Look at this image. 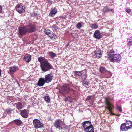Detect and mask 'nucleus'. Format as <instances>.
<instances>
[{"label":"nucleus","mask_w":132,"mask_h":132,"mask_svg":"<svg viewBox=\"0 0 132 132\" xmlns=\"http://www.w3.org/2000/svg\"><path fill=\"white\" fill-rule=\"evenodd\" d=\"M111 114H112V115H113V113H112V112L111 113Z\"/></svg>","instance_id":"nucleus-41"},{"label":"nucleus","mask_w":132,"mask_h":132,"mask_svg":"<svg viewBox=\"0 0 132 132\" xmlns=\"http://www.w3.org/2000/svg\"><path fill=\"white\" fill-rule=\"evenodd\" d=\"M25 26L27 32L29 33L34 32L36 30V28L34 24H31Z\"/></svg>","instance_id":"nucleus-6"},{"label":"nucleus","mask_w":132,"mask_h":132,"mask_svg":"<svg viewBox=\"0 0 132 132\" xmlns=\"http://www.w3.org/2000/svg\"><path fill=\"white\" fill-rule=\"evenodd\" d=\"M70 90L69 88L67 86H63L60 88V92L63 94L68 93Z\"/></svg>","instance_id":"nucleus-9"},{"label":"nucleus","mask_w":132,"mask_h":132,"mask_svg":"<svg viewBox=\"0 0 132 132\" xmlns=\"http://www.w3.org/2000/svg\"><path fill=\"white\" fill-rule=\"evenodd\" d=\"M100 72L102 73H107L109 74L110 76H111V74L110 72L109 71H107L104 67H101L100 69Z\"/></svg>","instance_id":"nucleus-15"},{"label":"nucleus","mask_w":132,"mask_h":132,"mask_svg":"<svg viewBox=\"0 0 132 132\" xmlns=\"http://www.w3.org/2000/svg\"><path fill=\"white\" fill-rule=\"evenodd\" d=\"M64 18L63 17H62V18Z\"/></svg>","instance_id":"nucleus-42"},{"label":"nucleus","mask_w":132,"mask_h":132,"mask_svg":"<svg viewBox=\"0 0 132 132\" xmlns=\"http://www.w3.org/2000/svg\"><path fill=\"white\" fill-rule=\"evenodd\" d=\"M67 99H68V101H71L72 98L70 96H68L67 97Z\"/></svg>","instance_id":"nucleus-36"},{"label":"nucleus","mask_w":132,"mask_h":132,"mask_svg":"<svg viewBox=\"0 0 132 132\" xmlns=\"http://www.w3.org/2000/svg\"><path fill=\"white\" fill-rule=\"evenodd\" d=\"M2 11V7L1 5H0V13H1Z\"/></svg>","instance_id":"nucleus-38"},{"label":"nucleus","mask_w":132,"mask_h":132,"mask_svg":"<svg viewBox=\"0 0 132 132\" xmlns=\"http://www.w3.org/2000/svg\"><path fill=\"white\" fill-rule=\"evenodd\" d=\"M45 100L47 102L49 103L50 102V97L48 96H45L44 97Z\"/></svg>","instance_id":"nucleus-29"},{"label":"nucleus","mask_w":132,"mask_h":132,"mask_svg":"<svg viewBox=\"0 0 132 132\" xmlns=\"http://www.w3.org/2000/svg\"><path fill=\"white\" fill-rule=\"evenodd\" d=\"M85 132H94V129L93 127L91 128L87 129L84 130Z\"/></svg>","instance_id":"nucleus-28"},{"label":"nucleus","mask_w":132,"mask_h":132,"mask_svg":"<svg viewBox=\"0 0 132 132\" xmlns=\"http://www.w3.org/2000/svg\"><path fill=\"white\" fill-rule=\"evenodd\" d=\"M89 83L88 82L86 81H84L83 82L82 85L85 87L86 85H88Z\"/></svg>","instance_id":"nucleus-33"},{"label":"nucleus","mask_w":132,"mask_h":132,"mask_svg":"<svg viewBox=\"0 0 132 132\" xmlns=\"http://www.w3.org/2000/svg\"><path fill=\"white\" fill-rule=\"evenodd\" d=\"M45 82H46L45 79L41 78H40L38 82L37 85L39 87L43 86L45 84Z\"/></svg>","instance_id":"nucleus-13"},{"label":"nucleus","mask_w":132,"mask_h":132,"mask_svg":"<svg viewBox=\"0 0 132 132\" xmlns=\"http://www.w3.org/2000/svg\"><path fill=\"white\" fill-rule=\"evenodd\" d=\"M65 101H68V99H67V97L65 98Z\"/></svg>","instance_id":"nucleus-40"},{"label":"nucleus","mask_w":132,"mask_h":132,"mask_svg":"<svg viewBox=\"0 0 132 132\" xmlns=\"http://www.w3.org/2000/svg\"><path fill=\"white\" fill-rule=\"evenodd\" d=\"M98 26L97 24L95 23L92 24L90 26V27L92 29H96L98 27Z\"/></svg>","instance_id":"nucleus-30"},{"label":"nucleus","mask_w":132,"mask_h":132,"mask_svg":"<svg viewBox=\"0 0 132 132\" xmlns=\"http://www.w3.org/2000/svg\"><path fill=\"white\" fill-rule=\"evenodd\" d=\"M16 11L20 14L24 12L25 10L24 6L21 4H19L17 5L15 7Z\"/></svg>","instance_id":"nucleus-8"},{"label":"nucleus","mask_w":132,"mask_h":132,"mask_svg":"<svg viewBox=\"0 0 132 132\" xmlns=\"http://www.w3.org/2000/svg\"><path fill=\"white\" fill-rule=\"evenodd\" d=\"M33 125L35 128H42L43 127V124L38 119H34L33 120Z\"/></svg>","instance_id":"nucleus-4"},{"label":"nucleus","mask_w":132,"mask_h":132,"mask_svg":"<svg viewBox=\"0 0 132 132\" xmlns=\"http://www.w3.org/2000/svg\"><path fill=\"white\" fill-rule=\"evenodd\" d=\"M129 45H131L132 44V42L130 41L128 43Z\"/></svg>","instance_id":"nucleus-39"},{"label":"nucleus","mask_w":132,"mask_h":132,"mask_svg":"<svg viewBox=\"0 0 132 132\" xmlns=\"http://www.w3.org/2000/svg\"><path fill=\"white\" fill-rule=\"evenodd\" d=\"M52 28L53 30H56L57 29V27L55 24L53 25L52 27Z\"/></svg>","instance_id":"nucleus-32"},{"label":"nucleus","mask_w":132,"mask_h":132,"mask_svg":"<svg viewBox=\"0 0 132 132\" xmlns=\"http://www.w3.org/2000/svg\"><path fill=\"white\" fill-rule=\"evenodd\" d=\"M126 12L128 13H129L131 11V10L130 9H127L126 10Z\"/></svg>","instance_id":"nucleus-37"},{"label":"nucleus","mask_w":132,"mask_h":132,"mask_svg":"<svg viewBox=\"0 0 132 132\" xmlns=\"http://www.w3.org/2000/svg\"><path fill=\"white\" fill-rule=\"evenodd\" d=\"M14 106H16L18 110H21L23 108V105L22 103L18 102L14 104Z\"/></svg>","instance_id":"nucleus-23"},{"label":"nucleus","mask_w":132,"mask_h":132,"mask_svg":"<svg viewBox=\"0 0 132 132\" xmlns=\"http://www.w3.org/2000/svg\"><path fill=\"white\" fill-rule=\"evenodd\" d=\"M114 51H110L108 53V59L111 62H119L121 59V57L118 54H114Z\"/></svg>","instance_id":"nucleus-2"},{"label":"nucleus","mask_w":132,"mask_h":132,"mask_svg":"<svg viewBox=\"0 0 132 132\" xmlns=\"http://www.w3.org/2000/svg\"><path fill=\"white\" fill-rule=\"evenodd\" d=\"M82 125L84 128V130L91 128L93 127L91 122L89 121H84L82 123Z\"/></svg>","instance_id":"nucleus-7"},{"label":"nucleus","mask_w":132,"mask_h":132,"mask_svg":"<svg viewBox=\"0 0 132 132\" xmlns=\"http://www.w3.org/2000/svg\"><path fill=\"white\" fill-rule=\"evenodd\" d=\"M45 31L46 34L50 37L51 38H53L54 34L52 31L49 30H45Z\"/></svg>","instance_id":"nucleus-17"},{"label":"nucleus","mask_w":132,"mask_h":132,"mask_svg":"<svg viewBox=\"0 0 132 132\" xmlns=\"http://www.w3.org/2000/svg\"><path fill=\"white\" fill-rule=\"evenodd\" d=\"M38 60L40 63V66L43 71L46 72L53 68L52 66L49 63L47 60L44 57H39Z\"/></svg>","instance_id":"nucleus-1"},{"label":"nucleus","mask_w":132,"mask_h":132,"mask_svg":"<svg viewBox=\"0 0 132 132\" xmlns=\"http://www.w3.org/2000/svg\"><path fill=\"white\" fill-rule=\"evenodd\" d=\"M53 125L55 127L59 129H65L67 128L64 122L60 119L56 120Z\"/></svg>","instance_id":"nucleus-3"},{"label":"nucleus","mask_w":132,"mask_h":132,"mask_svg":"<svg viewBox=\"0 0 132 132\" xmlns=\"http://www.w3.org/2000/svg\"><path fill=\"white\" fill-rule=\"evenodd\" d=\"M18 67L16 66H13L10 68V71L12 73H13L18 69Z\"/></svg>","instance_id":"nucleus-18"},{"label":"nucleus","mask_w":132,"mask_h":132,"mask_svg":"<svg viewBox=\"0 0 132 132\" xmlns=\"http://www.w3.org/2000/svg\"><path fill=\"white\" fill-rule=\"evenodd\" d=\"M105 102L106 106L105 107V110L104 111V113L107 110H108L110 112H111L114 108L113 105L110 103L109 100L106 98L105 99Z\"/></svg>","instance_id":"nucleus-5"},{"label":"nucleus","mask_w":132,"mask_h":132,"mask_svg":"<svg viewBox=\"0 0 132 132\" xmlns=\"http://www.w3.org/2000/svg\"><path fill=\"white\" fill-rule=\"evenodd\" d=\"M21 114L22 117L24 118H27L28 116L26 109L22 110L21 111Z\"/></svg>","instance_id":"nucleus-16"},{"label":"nucleus","mask_w":132,"mask_h":132,"mask_svg":"<svg viewBox=\"0 0 132 132\" xmlns=\"http://www.w3.org/2000/svg\"><path fill=\"white\" fill-rule=\"evenodd\" d=\"M53 75L51 73H50L45 76V80L46 83H49L52 79Z\"/></svg>","instance_id":"nucleus-12"},{"label":"nucleus","mask_w":132,"mask_h":132,"mask_svg":"<svg viewBox=\"0 0 132 132\" xmlns=\"http://www.w3.org/2000/svg\"><path fill=\"white\" fill-rule=\"evenodd\" d=\"M117 109L119 110V111L121 112L122 110L121 109V106H117Z\"/></svg>","instance_id":"nucleus-34"},{"label":"nucleus","mask_w":132,"mask_h":132,"mask_svg":"<svg viewBox=\"0 0 132 132\" xmlns=\"http://www.w3.org/2000/svg\"><path fill=\"white\" fill-rule=\"evenodd\" d=\"M12 110L10 109L6 110V111L8 113H10L12 112Z\"/></svg>","instance_id":"nucleus-35"},{"label":"nucleus","mask_w":132,"mask_h":132,"mask_svg":"<svg viewBox=\"0 0 132 132\" xmlns=\"http://www.w3.org/2000/svg\"><path fill=\"white\" fill-rule=\"evenodd\" d=\"M50 56L52 58L56 56V54L52 52H50L49 53Z\"/></svg>","instance_id":"nucleus-27"},{"label":"nucleus","mask_w":132,"mask_h":132,"mask_svg":"<svg viewBox=\"0 0 132 132\" xmlns=\"http://www.w3.org/2000/svg\"><path fill=\"white\" fill-rule=\"evenodd\" d=\"M120 129L121 130L124 131H127L129 129L128 128V126H126L125 124L123 123L121 125Z\"/></svg>","instance_id":"nucleus-19"},{"label":"nucleus","mask_w":132,"mask_h":132,"mask_svg":"<svg viewBox=\"0 0 132 132\" xmlns=\"http://www.w3.org/2000/svg\"><path fill=\"white\" fill-rule=\"evenodd\" d=\"M84 23L82 22L78 23L76 25V27L78 29H80L82 27V25H83Z\"/></svg>","instance_id":"nucleus-25"},{"label":"nucleus","mask_w":132,"mask_h":132,"mask_svg":"<svg viewBox=\"0 0 132 132\" xmlns=\"http://www.w3.org/2000/svg\"><path fill=\"white\" fill-rule=\"evenodd\" d=\"M57 10L55 8L51 10L50 12V15L52 17L57 12Z\"/></svg>","instance_id":"nucleus-22"},{"label":"nucleus","mask_w":132,"mask_h":132,"mask_svg":"<svg viewBox=\"0 0 132 132\" xmlns=\"http://www.w3.org/2000/svg\"><path fill=\"white\" fill-rule=\"evenodd\" d=\"M124 124L126 126H128L129 129H130L132 127V122L130 120H127Z\"/></svg>","instance_id":"nucleus-21"},{"label":"nucleus","mask_w":132,"mask_h":132,"mask_svg":"<svg viewBox=\"0 0 132 132\" xmlns=\"http://www.w3.org/2000/svg\"><path fill=\"white\" fill-rule=\"evenodd\" d=\"M81 71H76L75 72V74L77 76H80L81 75Z\"/></svg>","instance_id":"nucleus-31"},{"label":"nucleus","mask_w":132,"mask_h":132,"mask_svg":"<svg viewBox=\"0 0 132 132\" xmlns=\"http://www.w3.org/2000/svg\"><path fill=\"white\" fill-rule=\"evenodd\" d=\"M93 36L94 38L97 39H100L102 37L101 33L98 30L95 31L93 35Z\"/></svg>","instance_id":"nucleus-14"},{"label":"nucleus","mask_w":132,"mask_h":132,"mask_svg":"<svg viewBox=\"0 0 132 132\" xmlns=\"http://www.w3.org/2000/svg\"><path fill=\"white\" fill-rule=\"evenodd\" d=\"M15 124L16 125H19L22 123V121L20 120L17 119L14 120Z\"/></svg>","instance_id":"nucleus-26"},{"label":"nucleus","mask_w":132,"mask_h":132,"mask_svg":"<svg viewBox=\"0 0 132 132\" xmlns=\"http://www.w3.org/2000/svg\"><path fill=\"white\" fill-rule=\"evenodd\" d=\"M103 10L104 12H109L110 10L111 11H112L113 13L114 12V10H113L112 9H109L107 6H105L103 9Z\"/></svg>","instance_id":"nucleus-24"},{"label":"nucleus","mask_w":132,"mask_h":132,"mask_svg":"<svg viewBox=\"0 0 132 132\" xmlns=\"http://www.w3.org/2000/svg\"><path fill=\"white\" fill-rule=\"evenodd\" d=\"M23 59L24 60L29 62L31 60V56L29 54H26L24 57Z\"/></svg>","instance_id":"nucleus-20"},{"label":"nucleus","mask_w":132,"mask_h":132,"mask_svg":"<svg viewBox=\"0 0 132 132\" xmlns=\"http://www.w3.org/2000/svg\"><path fill=\"white\" fill-rule=\"evenodd\" d=\"M72 90L74 91V90Z\"/></svg>","instance_id":"nucleus-43"},{"label":"nucleus","mask_w":132,"mask_h":132,"mask_svg":"<svg viewBox=\"0 0 132 132\" xmlns=\"http://www.w3.org/2000/svg\"><path fill=\"white\" fill-rule=\"evenodd\" d=\"M19 33L21 35H24L27 32L26 26L19 28Z\"/></svg>","instance_id":"nucleus-11"},{"label":"nucleus","mask_w":132,"mask_h":132,"mask_svg":"<svg viewBox=\"0 0 132 132\" xmlns=\"http://www.w3.org/2000/svg\"><path fill=\"white\" fill-rule=\"evenodd\" d=\"M94 55L96 57L98 58L102 57V52L100 49L97 48L94 52Z\"/></svg>","instance_id":"nucleus-10"}]
</instances>
